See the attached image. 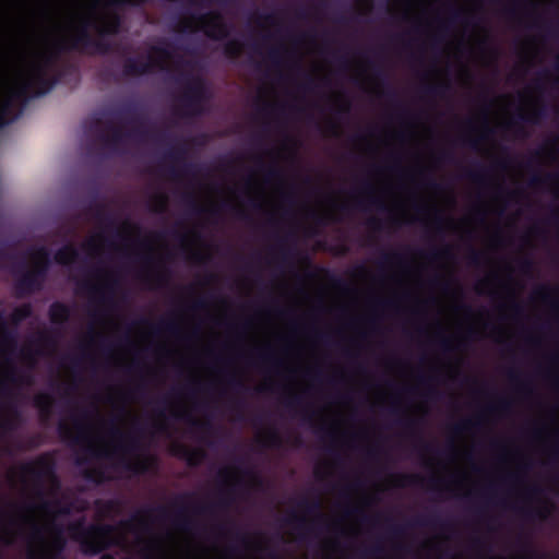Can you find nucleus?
Returning a JSON list of instances; mask_svg holds the SVG:
<instances>
[{
  "instance_id": "obj_1",
  "label": "nucleus",
  "mask_w": 559,
  "mask_h": 559,
  "mask_svg": "<svg viewBox=\"0 0 559 559\" xmlns=\"http://www.w3.org/2000/svg\"><path fill=\"white\" fill-rule=\"evenodd\" d=\"M193 493L185 492L175 497L171 502L173 512L165 506H148L133 513L129 519L120 520L116 525L106 523H85L81 518L68 525L71 539L79 543L81 551L86 556H96L103 551L120 545L122 537H116L118 531L129 532L135 535L152 532V524L156 521L153 516L157 513V520L170 521L173 525L183 532H190L195 527V521L191 512L204 514L213 511L211 506H189L186 503Z\"/></svg>"
},
{
  "instance_id": "obj_2",
  "label": "nucleus",
  "mask_w": 559,
  "mask_h": 559,
  "mask_svg": "<svg viewBox=\"0 0 559 559\" xmlns=\"http://www.w3.org/2000/svg\"><path fill=\"white\" fill-rule=\"evenodd\" d=\"M90 23L84 22L81 27L69 38H63L53 43L51 49L40 53L34 59L20 78L35 90L36 95L49 93L59 82V74H51L58 60L63 52L71 50L85 51L94 48L99 55H107L110 45L103 40H95L88 32Z\"/></svg>"
},
{
  "instance_id": "obj_3",
  "label": "nucleus",
  "mask_w": 559,
  "mask_h": 559,
  "mask_svg": "<svg viewBox=\"0 0 559 559\" xmlns=\"http://www.w3.org/2000/svg\"><path fill=\"white\" fill-rule=\"evenodd\" d=\"M33 267L21 274L15 281L16 297H26L41 290L51 265L49 250L41 246L32 251Z\"/></svg>"
},
{
  "instance_id": "obj_4",
  "label": "nucleus",
  "mask_w": 559,
  "mask_h": 559,
  "mask_svg": "<svg viewBox=\"0 0 559 559\" xmlns=\"http://www.w3.org/2000/svg\"><path fill=\"white\" fill-rule=\"evenodd\" d=\"M178 82L183 83V91L179 97L181 108L178 114L181 117H194L203 114V106L211 97L204 80L186 73L178 78Z\"/></svg>"
},
{
  "instance_id": "obj_5",
  "label": "nucleus",
  "mask_w": 559,
  "mask_h": 559,
  "mask_svg": "<svg viewBox=\"0 0 559 559\" xmlns=\"http://www.w3.org/2000/svg\"><path fill=\"white\" fill-rule=\"evenodd\" d=\"M35 90L19 78L16 84L10 88L8 95L0 102V127L15 121L23 112L26 104L34 97Z\"/></svg>"
},
{
  "instance_id": "obj_6",
  "label": "nucleus",
  "mask_w": 559,
  "mask_h": 559,
  "mask_svg": "<svg viewBox=\"0 0 559 559\" xmlns=\"http://www.w3.org/2000/svg\"><path fill=\"white\" fill-rule=\"evenodd\" d=\"M151 51L156 56H147L145 60L129 57L124 60L122 74L126 78H135L152 73L156 68L164 69V61L173 57L171 51L164 46H153Z\"/></svg>"
},
{
  "instance_id": "obj_7",
  "label": "nucleus",
  "mask_w": 559,
  "mask_h": 559,
  "mask_svg": "<svg viewBox=\"0 0 559 559\" xmlns=\"http://www.w3.org/2000/svg\"><path fill=\"white\" fill-rule=\"evenodd\" d=\"M118 286L119 281L112 272H106L105 281L100 285H93L90 282L80 284V287L100 305H112Z\"/></svg>"
},
{
  "instance_id": "obj_8",
  "label": "nucleus",
  "mask_w": 559,
  "mask_h": 559,
  "mask_svg": "<svg viewBox=\"0 0 559 559\" xmlns=\"http://www.w3.org/2000/svg\"><path fill=\"white\" fill-rule=\"evenodd\" d=\"M193 17L201 23L202 31L212 40H223L230 34V25L224 21L223 15L217 11Z\"/></svg>"
},
{
  "instance_id": "obj_9",
  "label": "nucleus",
  "mask_w": 559,
  "mask_h": 559,
  "mask_svg": "<svg viewBox=\"0 0 559 559\" xmlns=\"http://www.w3.org/2000/svg\"><path fill=\"white\" fill-rule=\"evenodd\" d=\"M92 416V412L87 408H83L80 411V414H73L72 415V421L74 425V428L76 429V433L72 435L71 429L69 426L64 423H60L58 425V432L62 440L68 441L69 443L73 445H82L84 444L88 438H87V429L84 425L83 420L90 419Z\"/></svg>"
},
{
  "instance_id": "obj_10",
  "label": "nucleus",
  "mask_w": 559,
  "mask_h": 559,
  "mask_svg": "<svg viewBox=\"0 0 559 559\" xmlns=\"http://www.w3.org/2000/svg\"><path fill=\"white\" fill-rule=\"evenodd\" d=\"M84 22L91 24L88 29L93 27L96 31L97 37L93 36L95 40H103L110 45V52L112 48L111 44L105 37L110 35H117L120 33L123 23L122 16L119 13L111 12L105 16L102 24H95L92 20L83 17L80 21L79 27H81Z\"/></svg>"
},
{
  "instance_id": "obj_11",
  "label": "nucleus",
  "mask_w": 559,
  "mask_h": 559,
  "mask_svg": "<svg viewBox=\"0 0 559 559\" xmlns=\"http://www.w3.org/2000/svg\"><path fill=\"white\" fill-rule=\"evenodd\" d=\"M85 214L92 216L102 227H116V217L104 202L92 201L85 207Z\"/></svg>"
},
{
  "instance_id": "obj_12",
  "label": "nucleus",
  "mask_w": 559,
  "mask_h": 559,
  "mask_svg": "<svg viewBox=\"0 0 559 559\" xmlns=\"http://www.w3.org/2000/svg\"><path fill=\"white\" fill-rule=\"evenodd\" d=\"M546 110L545 107L537 108L530 114L519 112L514 119H512L507 127L512 129L514 134L519 138L527 136V132L525 131L523 123H537L538 120L545 117Z\"/></svg>"
},
{
  "instance_id": "obj_13",
  "label": "nucleus",
  "mask_w": 559,
  "mask_h": 559,
  "mask_svg": "<svg viewBox=\"0 0 559 559\" xmlns=\"http://www.w3.org/2000/svg\"><path fill=\"white\" fill-rule=\"evenodd\" d=\"M20 469L23 476L31 477L38 483L41 481L44 477L53 474L52 465L43 456L37 459L34 463L22 464Z\"/></svg>"
},
{
  "instance_id": "obj_14",
  "label": "nucleus",
  "mask_w": 559,
  "mask_h": 559,
  "mask_svg": "<svg viewBox=\"0 0 559 559\" xmlns=\"http://www.w3.org/2000/svg\"><path fill=\"white\" fill-rule=\"evenodd\" d=\"M171 454L185 460L190 467L199 466L206 457V452L204 450L190 449L181 443L173 444Z\"/></svg>"
},
{
  "instance_id": "obj_15",
  "label": "nucleus",
  "mask_w": 559,
  "mask_h": 559,
  "mask_svg": "<svg viewBox=\"0 0 559 559\" xmlns=\"http://www.w3.org/2000/svg\"><path fill=\"white\" fill-rule=\"evenodd\" d=\"M94 506L97 514L102 518H114L120 515L124 510V501L119 498L97 499Z\"/></svg>"
},
{
  "instance_id": "obj_16",
  "label": "nucleus",
  "mask_w": 559,
  "mask_h": 559,
  "mask_svg": "<svg viewBox=\"0 0 559 559\" xmlns=\"http://www.w3.org/2000/svg\"><path fill=\"white\" fill-rule=\"evenodd\" d=\"M109 432L114 438L120 441L116 447L117 451L131 454L140 449L138 438L131 435H124L116 425H111Z\"/></svg>"
},
{
  "instance_id": "obj_17",
  "label": "nucleus",
  "mask_w": 559,
  "mask_h": 559,
  "mask_svg": "<svg viewBox=\"0 0 559 559\" xmlns=\"http://www.w3.org/2000/svg\"><path fill=\"white\" fill-rule=\"evenodd\" d=\"M139 323L150 325L153 334L166 333L175 337H179L181 334L180 325L173 318L163 319L157 324H152L147 319L143 318Z\"/></svg>"
},
{
  "instance_id": "obj_18",
  "label": "nucleus",
  "mask_w": 559,
  "mask_h": 559,
  "mask_svg": "<svg viewBox=\"0 0 559 559\" xmlns=\"http://www.w3.org/2000/svg\"><path fill=\"white\" fill-rule=\"evenodd\" d=\"M44 491L41 489H38L37 497L41 499V502L39 504V509L46 513H53L57 515H69L72 511L71 503H62L60 499L55 500H46L44 499Z\"/></svg>"
},
{
  "instance_id": "obj_19",
  "label": "nucleus",
  "mask_w": 559,
  "mask_h": 559,
  "mask_svg": "<svg viewBox=\"0 0 559 559\" xmlns=\"http://www.w3.org/2000/svg\"><path fill=\"white\" fill-rule=\"evenodd\" d=\"M48 313L51 323L61 325L69 321L71 308L61 301H55L50 305Z\"/></svg>"
},
{
  "instance_id": "obj_20",
  "label": "nucleus",
  "mask_w": 559,
  "mask_h": 559,
  "mask_svg": "<svg viewBox=\"0 0 559 559\" xmlns=\"http://www.w3.org/2000/svg\"><path fill=\"white\" fill-rule=\"evenodd\" d=\"M153 457L151 456H144L141 459H138L136 461H130L124 457L120 460L121 466L133 474H145L152 464Z\"/></svg>"
},
{
  "instance_id": "obj_21",
  "label": "nucleus",
  "mask_w": 559,
  "mask_h": 559,
  "mask_svg": "<svg viewBox=\"0 0 559 559\" xmlns=\"http://www.w3.org/2000/svg\"><path fill=\"white\" fill-rule=\"evenodd\" d=\"M55 261L61 265H69L79 259V251L72 243H67L55 253Z\"/></svg>"
},
{
  "instance_id": "obj_22",
  "label": "nucleus",
  "mask_w": 559,
  "mask_h": 559,
  "mask_svg": "<svg viewBox=\"0 0 559 559\" xmlns=\"http://www.w3.org/2000/svg\"><path fill=\"white\" fill-rule=\"evenodd\" d=\"M34 405L39 411L41 419L46 420L52 413L53 397L48 393H39L34 397Z\"/></svg>"
},
{
  "instance_id": "obj_23",
  "label": "nucleus",
  "mask_w": 559,
  "mask_h": 559,
  "mask_svg": "<svg viewBox=\"0 0 559 559\" xmlns=\"http://www.w3.org/2000/svg\"><path fill=\"white\" fill-rule=\"evenodd\" d=\"M183 201L185 203L188 205V207L190 209L191 213L194 214V215H203V214H209V215H216L217 212H218V209L214 207V209H206L202 205H200L194 197V194L192 193H186L183 195Z\"/></svg>"
},
{
  "instance_id": "obj_24",
  "label": "nucleus",
  "mask_w": 559,
  "mask_h": 559,
  "mask_svg": "<svg viewBox=\"0 0 559 559\" xmlns=\"http://www.w3.org/2000/svg\"><path fill=\"white\" fill-rule=\"evenodd\" d=\"M49 527L52 532V548L55 549L56 555H59L64 550L67 544L63 535V527L55 522H52Z\"/></svg>"
},
{
  "instance_id": "obj_25",
  "label": "nucleus",
  "mask_w": 559,
  "mask_h": 559,
  "mask_svg": "<svg viewBox=\"0 0 559 559\" xmlns=\"http://www.w3.org/2000/svg\"><path fill=\"white\" fill-rule=\"evenodd\" d=\"M298 507L302 509L307 514H317V521H324L323 514L320 513L321 502L319 499L310 501L309 499L304 498L298 502Z\"/></svg>"
},
{
  "instance_id": "obj_26",
  "label": "nucleus",
  "mask_w": 559,
  "mask_h": 559,
  "mask_svg": "<svg viewBox=\"0 0 559 559\" xmlns=\"http://www.w3.org/2000/svg\"><path fill=\"white\" fill-rule=\"evenodd\" d=\"M99 139L106 146L114 148L122 142L123 133L120 128L110 126V134L100 133Z\"/></svg>"
},
{
  "instance_id": "obj_27",
  "label": "nucleus",
  "mask_w": 559,
  "mask_h": 559,
  "mask_svg": "<svg viewBox=\"0 0 559 559\" xmlns=\"http://www.w3.org/2000/svg\"><path fill=\"white\" fill-rule=\"evenodd\" d=\"M261 443L265 448L280 449L283 445V438L275 428H271L261 439Z\"/></svg>"
},
{
  "instance_id": "obj_28",
  "label": "nucleus",
  "mask_w": 559,
  "mask_h": 559,
  "mask_svg": "<svg viewBox=\"0 0 559 559\" xmlns=\"http://www.w3.org/2000/svg\"><path fill=\"white\" fill-rule=\"evenodd\" d=\"M449 90L450 85L448 83L424 84L421 86L423 94L429 97H443Z\"/></svg>"
},
{
  "instance_id": "obj_29",
  "label": "nucleus",
  "mask_w": 559,
  "mask_h": 559,
  "mask_svg": "<svg viewBox=\"0 0 559 559\" xmlns=\"http://www.w3.org/2000/svg\"><path fill=\"white\" fill-rule=\"evenodd\" d=\"M177 417L187 420L194 429L201 431L204 435H210L213 431V425L210 420L200 421L192 418L189 414L185 413Z\"/></svg>"
},
{
  "instance_id": "obj_30",
  "label": "nucleus",
  "mask_w": 559,
  "mask_h": 559,
  "mask_svg": "<svg viewBox=\"0 0 559 559\" xmlns=\"http://www.w3.org/2000/svg\"><path fill=\"white\" fill-rule=\"evenodd\" d=\"M286 523L293 525L298 531L300 538L305 537V533L312 531V527L307 525V521L295 513H292L286 519Z\"/></svg>"
},
{
  "instance_id": "obj_31",
  "label": "nucleus",
  "mask_w": 559,
  "mask_h": 559,
  "mask_svg": "<svg viewBox=\"0 0 559 559\" xmlns=\"http://www.w3.org/2000/svg\"><path fill=\"white\" fill-rule=\"evenodd\" d=\"M278 259L282 263H288L296 255L295 249L286 246V239L281 238L276 247Z\"/></svg>"
},
{
  "instance_id": "obj_32",
  "label": "nucleus",
  "mask_w": 559,
  "mask_h": 559,
  "mask_svg": "<svg viewBox=\"0 0 559 559\" xmlns=\"http://www.w3.org/2000/svg\"><path fill=\"white\" fill-rule=\"evenodd\" d=\"M481 418L476 417L474 419H465L452 427V431L456 435L469 431L472 429H478L481 427Z\"/></svg>"
},
{
  "instance_id": "obj_33",
  "label": "nucleus",
  "mask_w": 559,
  "mask_h": 559,
  "mask_svg": "<svg viewBox=\"0 0 559 559\" xmlns=\"http://www.w3.org/2000/svg\"><path fill=\"white\" fill-rule=\"evenodd\" d=\"M10 417L0 420V428L4 431H9L14 429L15 427V420L20 419L21 413L19 412L17 407L14 404L8 405Z\"/></svg>"
},
{
  "instance_id": "obj_34",
  "label": "nucleus",
  "mask_w": 559,
  "mask_h": 559,
  "mask_svg": "<svg viewBox=\"0 0 559 559\" xmlns=\"http://www.w3.org/2000/svg\"><path fill=\"white\" fill-rule=\"evenodd\" d=\"M168 198L165 193H157L151 198L150 210L154 213H165L167 210Z\"/></svg>"
},
{
  "instance_id": "obj_35",
  "label": "nucleus",
  "mask_w": 559,
  "mask_h": 559,
  "mask_svg": "<svg viewBox=\"0 0 559 559\" xmlns=\"http://www.w3.org/2000/svg\"><path fill=\"white\" fill-rule=\"evenodd\" d=\"M242 48H243V45L236 40V39H231V40H228L225 46H224V53L227 58L229 59H237L238 57H240V55L242 53Z\"/></svg>"
},
{
  "instance_id": "obj_36",
  "label": "nucleus",
  "mask_w": 559,
  "mask_h": 559,
  "mask_svg": "<svg viewBox=\"0 0 559 559\" xmlns=\"http://www.w3.org/2000/svg\"><path fill=\"white\" fill-rule=\"evenodd\" d=\"M396 485L399 487H406V486H414V485H421L424 481V478L419 475L414 474H400L396 475Z\"/></svg>"
},
{
  "instance_id": "obj_37",
  "label": "nucleus",
  "mask_w": 559,
  "mask_h": 559,
  "mask_svg": "<svg viewBox=\"0 0 559 559\" xmlns=\"http://www.w3.org/2000/svg\"><path fill=\"white\" fill-rule=\"evenodd\" d=\"M414 524L419 526H429V527H439V528H448L449 524L444 521H441L437 516H421L415 520Z\"/></svg>"
},
{
  "instance_id": "obj_38",
  "label": "nucleus",
  "mask_w": 559,
  "mask_h": 559,
  "mask_svg": "<svg viewBox=\"0 0 559 559\" xmlns=\"http://www.w3.org/2000/svg\"><path fill=\"white\" fill-rule=\"evenodd\" d=\"M362 192L368 195L367 201H368L369 204L376 206L377 209H379L381 211L386 210V207H385L384 203L382 202V200H380L379 198L373 195V187L371 186L370 182L365 181L362 183Z\"/></svg>"
},
{
  "instance_id": "obj_39",
  "label": "nucleus",
  "mask_w": 559,
  "mask_h": 559,
  "mask_svg": "<svg viewBox=\"0 0 559 559\" xmlns=\"http://www.w3.org/2000/svg\"><path fill=\"white\" fill-rule=\"evenodd\" d=\"M257 356L259 361L262 362L263 365L272 366L274 368L282 366V361L277 359L273 350H271L270 348L263 352H259Z\"/></svg>"
},
{
  "instance_id": "obj_40",
  "label": "nucleus",
  "mask_w": 559,
  "mask_h": 559,
  "mask_svg": "<svg viewBox=\"0 0 559 559\" xmlns=\"http://www.w3.org/2000/svg\"><path fill=\"white\" fill-rule=\"evenodd\" d=\"M32 314V308L29 305H23L15 308L11 314L13 323L17 324L23 320L27 319Z\"/></svg>"
},
{
  "instance_id": "obj_41",
  "label": "nucleus",
  "mask_w": 559,
  "mask_h": 559,
  "mask_svg": "<svg viewBox=\"0 0 559 559\" xmlns=\"http://www.w3.org/2000/svg\"><path fill=\"white\" fill-rule=\"evenodd\" d=\"M235 485H228L226 487H222L219 489V499L216 506L221 508L228 507L233 501V492H234Z\"/></svg>"
},
{
  "instance_id": "obj_42",
  "label": "nucleus",
  "mask_w": 559,
  "mask_h": 559,
  "mask_svg": "<svg viewBox=\"0 0 559 559\" xmlns=\"http://www.w3.org/2000/svg\"><path fill=\"white\" fill-rule=\"evenodd\" d=\"M508 378L512 383H515L518 386V390L521 392H531L530 383L526 381H522L521 374L515 370H510L508 372Z\"/></svg>"
},
{
  "instance_id": "obj_43",
  "label": "nucleus",
  "mask_w": 559,
  "mask_h": 559,
  "mask_svg": "<svg viewBox=\"0 0 559 559\" xmlns=\"http://www.w3.org/2000/svg\"><path fill=\"white\" fill-rule=\"evenodd\" d=\"M478 169H471L465 173L466 178L477 183H484L486 180V168L477 165Z\"/></svg>"
},
{
  "instance_id": "obj_44",
  "label": "nucleus",
  "mask_w": 559,
  "mask_h": 559,
  "mask_svg": "<svg viewBox=\"0 0 559 559\" xmlns=\"http://www.w3.org/2000/svg\"><path fill=\"white\" fill-rule=\"evenodd\" d=\"M187 154V148L183 145L171 147L167 153L166 157L171 159L175 163H180L185 160V156Z\"/></svg>"
},
{
  "instance_id": "obj_45",
  "label": "nucleus",
  "mask_w": 559,
  "mask_h": 559,
  "mask_svg": "<svg viewBox=\"0 0 559 559\" xmlns=\"http://www.w3.org/2000/svg\"><path fill=\"white\" fill-rule=\"evenodd\" d=\"M145 281L150 282V283H155L158 286H162L168 281V273L166 271L147 273L145 275Z\"/></svg>"
},
{
  "instance_id": "obj_46",
  "label": "nucleus",
  "mask_w": 559,
  "mask_h": 559,
  "mask_svg": "<svg viewBox=\"0 0 559 559\" xmlns=\"http://www.w3.org/2000/svg\"><path fill=\"white\" fill-rule=\"evenodd\" d=\"M449 22L450 23H460V22H462V23H464L467 26L474 25L473 20L471 17H465L463 11H461L459 9H452L451 10Z\"/></svg>"
},
{
  "instance_id": "obj_47",
  "label": "nucleus",
  "mask_w": 559,
  "mask_h": 559,
  "mask_svg": "<svg viewBox=\"0 0 559 559\" xmlns=\"http://www.w3.org/2000/svg\"><path fill=\"white\" fill-rule=\"evenodd\" d=\"M552 180H557L559 181V173L556 174V175H551V174H547L546 176L544 177H540V176H533L530 180V185L532 187H539L548 181H552Z\"/></svg>"
},
{
  "instance_id": "obj_48",
  "label": "nucleus",
  "mask_w": 559,
  "mask_h": 559,
  "mask_svg": "<svg viewBox=\"0 0 559 559\" xmlns=\"http://www.w3.org/2000/svg\"><path fill=\"white\" fill-rule=\"evenodd\" d=\"M147 1L148 0H109L107 4L112 8H122L126 5L139 7Z\"/></svg>"
},
{
  "instance_id": "obj_49",
  "label": "nucleus",
  "mask_w": 559,
  "mask_h": 559,
  "mask_svg": "<svg viewBox=\"0 0 559 559\" xmlns=\"http://www.w3.org/2000/svg\"><path fill=\"white\" fill-rule=\"evenodd\" d=\"M193 168H194V166L192 164H183L181 171L175 166L169 167L168 171H169V175L171 178L178 179L181 174H183V175L191 174Z\"/></svg>"
},
{
  "instance_id": "obj_50",
  "label": "nucleus",
  "mask_w": 559,
  "mask_h": 559,
  "mask_svg": "<svg viewBox=\"0 0 559 559\" xmlns=\"http://www.w3.org/2000/svg\"><path fill=\"white\" fill-rule=\"evenodd\" d=\"M518 510H519V512H521L526 518H539V519H545L546 514L548 512L546 509H535V510H533V509L520 508Z\"/></svg>"
},
{
  "instance_id": "obj_51",
  "label": "nucleus",
  "mask_w": 559,
  "mask_h": 559,
  "mask_svg": "<svg viewBox=\"0 0 559 559\" xmlns=\"http://www.w3.org/2000/svg\"><path fill=\"white\" fill-rule=\"evenodd\" d=\"M403 255L399 252L383 253L380 259L381 264L401 263Z\"/></svg>"
},
{
  "instance_id": "obj_52",
  "label": "nucleus",
  "mask_w": 559,
  "mask_h": 559,
  "mask_svg": "<svg viewBox=\"0 0 559 559\" xmlns=\"http://www.w3.org/2000/svg\"><path fill=\"white\" fill-rule=\"evenodd\" d=\"M283 48L282 47H274L269 50L267 58L274 66H280L282 63V56H283Z\"/></svg>"
},
{
  "instance_id": "obj_53",
  "label": "nucleus",
  "mask_w": 559,
  "mask_h": 559,
  "mask_svg": "<svg viewBox=\"0 0 559 559\" xmlns=\"http://www.w3.org/2000/svg\"><path fill=\"white\" fill-rule=\"evenodd\" d=\"M421 449L425 452L437 453L439 455L448 454V453L452 454L454 452V445L452 443L449 444L444 451H439L436 447H433L432 444L427 443V442L423 443Z\"/></svg>"
},
{
  "instance_id": "obj_54",
  "label": "nucleus",
  "mask_w": 559,
  "mask_h": 559,
  "mask_svg": "<svg viewBox=\"0 0 559 559\" xmlns=\"http://www.w3.org/2000/svg\"><path fill=\"white\" fill-rule=\"evenodd\" d=\"M419 175H420V178L423 179V183L425 187L435 189V190L440 188L438 182L431 177V175L427 170H420Z\"/></svg>"
},
{
  "instance_id": "obj_55",
  "label": "nucleus",
  "mask_w": 559,
  "mask_h": 559,
  "mask_svg": "<svg viewBox=\"0 0 559 559\" xmlns=\"http://www.w3.org/2000/svg\"><path fill=\"white\" fill-rule=\"evenodd\" d=\"M510 408H511V402L509 400L501 399L498 401L497 404L488 406L487 409L490 413L498 412V411L506 413V412H509Z\"/></svg>"
},
{
  "instance_id": "obj_56",
  "label": "nucleus",
  "mask_w": 559,
  "mask_h": 559,
  "mask_svg": "<svg viewBox=\"0 0 559 559\" xmlns=\"http://www.w3.org/2000/svg\"><path fill=\"white\" fill-rule=\"evenodd\" d=\"M8 380L15 384H31L32 378L29 376H17L15 370L8 374Z\"/></svg>"
},
{
  "instance_id": "obj_57",
  "label": "nucleus",
  "mask_w": 559,
  "mask_h": 559,
  "mask_svg": "<svg viewBox=\"0 0 559 559\" xmlns=\"http://www.w3.org/2000/svg\"><path fill=\"white\" fill-rule=\"evenodd\" d=\"M493 130L488 126L485 127V132L481 134L479 139H464V143L468 144L473 148H477L479 141L488 138L489 134H492Z\"/></svg>"
},
{
  "instance_id": "obj_58",
  "label": "nucleus",
  "mask_w": 559,
  "mask_h": 559,
  "mask_svg": "<svg viewBox=\"0 0 559 559\" xmlns=\"http://www.w3.org/2000/svg\"><path fill=\"white\" fill-rule=\"evenodd\" d=\"M431 380H435V379L432 377H430V378L420 377L419 378L420 383L427 385V390H426L427 396L435 399V397L439 396V391L435 386L429 385V382Z\"/></svg>"
},
{
  "instance_id": "obj_59",
  "label": "nucleus",
  "mask_w": 559,
  "mask_h": 559,
  "mask_svg": "<svg viewBox=\"0 0 559 559\" xmlns=\"http://www.w3.org/2000/svg\"><path fill=\"white\" fill-rule=\"evenodd\" d=\"M484 254L480 251L475 250L474 248H471L467 260L468 263L472 265H479L483 261Z\"/></svg>"
},
{
  "instance_id": "obj_60",
  "label": "nucleus",
  "mask_w": 559,
  "mask_h": 559,
  "mask_svg": "<svg viewBox=\"0 0 559 559\" xmlns=\"http://www.w3.org/2000/svg\"><path fill=\"white\" fill-rule=\"evenodd\" d=\"M261 167L264 169L267 180L277 179L282 176V171L274 165L265 167L264 164L261 163Z\"/></svg>"
},
{
  "instance_id": "obj_61",
  "label": "nucleus",
  "mask_w": 559,
  "mask_h": 559,
  "mask_svg": "<svg viewBox=\"0 0 559 559\" xmlns=\"http://www.w3.org/2000/svg\"><path fill=\"white\" fill-rule=\"evenodd\" d=\"M534 267V262L530 258H524L519 261V270L523 274H528Z\"/></svg>"
},
{
  "instance_id": "obj_62",
  "label": "nucleus",
  "mask_w": 559,
  "mask_h": 559,
  "mask_svg": "<svg viewBox=\"0 0 559 559\" xmlns=\"http://www.w3.org/2000/svg\"><path fill=\"white\" fill-rule=\"evenodd\" d=\"M450 257H451V250H450V248H449V247L443 248V249H441V250L433 249V250L429 253V255H428V258H429L430 260H438V259H440V258H450Z\"/></svg>"
},
{
  "instance_id": "obj_63",
  "label": "nucleus",
  "mask_w": 559,
  "mask_h": 559,
  "mask_svg": "<svg viewBox=\"0 0 559 559\" xmlns=\"http://www.w3.org/2000/svg\"><path fill=\"white\" fill-rule=\"evenodd\" d=\"M443 480L437 477H430L428 480L429 489L432 491L442 492L444 489H448L447 487H442Z\"/></svg>"
},
{
  "instance_id": "obj_64",
  "label": "nucleus",
  "mask_w": 559,
  "mask_h": 559,
  "mask_svg": "<svg viewBox=\"0 0 559 559\" xmlns=\"http://www.w3.org/2000/svg\"><path fill=\"white\" fill-rule=\"evenodd\" d=\"M284 403L288 408L295 409L301 405L302 400L299 395H292L285 399Z\"/></svg>"
}]
</instances>
